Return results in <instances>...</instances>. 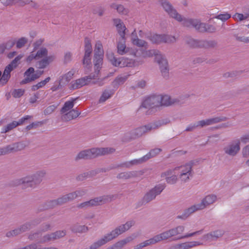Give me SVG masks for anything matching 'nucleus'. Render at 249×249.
I'll list each match as a JSON object with an SVG mask.
<instances>
[{"label":"nucleus","mask_w":249,"mask_h":249,"mask_svg":"<svg viewBox=\"0 0 249 249\" xmlns=\"http://www.w3.org/2000/svg\"><path fill=\"white\" fill-rule=\"evenodd\" d=\"M87 85H88V84L86 81L85 78L83 77L71 82L70 84L69 89L71 90L76 89Z\"/></svg>","instance_id":"nucleus-21"},{"label":"nucleus","mask_w":249,"mask_h":249,"mask_svg":"<svg viewBox=\"0 0 249 249\" xmlns=\"http://www.w3.org/2000/svg\"><path fill=\"white\" fill-rule=\"evenodd\" d=\"M24 92V89H15L12 92V95L15 98H19L23 95Z\"/></svg>","instance_id":"nucleus-58"},{"label":"nucleus","mask_w":249,"mask_h":249,"mask_svg":"<svg viewBox=\"0 0 249 249\" xmlns=\"http://www.w3.org/2000/svg\"><path fill=\"white\" fill-rule=\"evenodd\" d=\"M125 39H122L117 44V52L120 55H123L127 53L128 48H126L125 45Z\"/></svg>","instance_id":"nucleus-31"},{"label":"nucleus","mask_w":249,"mask_h":249,"mask_svg":"<svg viewBox=\"0 0 249 249\" xmlns=\"http://www.w3.org/2000/svg\"><path fill=\"white\" fill-rule=\"evenodd\" d=\"M55 240L64 237L66 235V231L64 230L57 231L53 232Z\"/></svg>","instance_id":"nucleus-64"},{"label":"nucleus","mask_w":249,"mask_h":249,"mask_svg":"<svg viewBox=\"0 0 249 249\" xmlns=\"http://www.w3.org/2000/svg\"><path fill=\"white\" fill-rule=\"evenodd\" d=\"M134 223L135 222L134 221H129L126 222L125 224L116 228L114 230L106 234L102 238L91 244L89 247V249H97L105 245L108 242L117 237L119 235L124 232L126 231H127L134 225Z\"/></svg>","instance_id":"nucleus-1"},{"label":"nucleus","mask_w":249,"mask_h":249,"mask_svg":"<svg viewBox=\"0 0 249 249\" xmlns=\"http://www.w3.org/2000/svg\"><path fill=\"white\" fill-rule=\"evenodd\" d=\"M155 56V61L159 64L162 77L167 79L169 77V68L167 59L157 50H151L146 52L144 56Z\"/></svg>","instance_id":"nucleus-4"},{"label":"nucleus","mask_w":249,"mask_h":249,"mask_svg":"<svg viewBox=\"0 0 249 249\" xmlns=\"http://www.w3.org/2000/svg\"><path fill=\"white\" fill-rule=\"evenodd\" d=\"M223 235V232L221 231H216L210 233L208 236H210L212 238L217 239L221 237Z\"/></svg>","instance_id":"nucleus-59"},{"label":"nucleus","mask_w":249,"mask_h":249,"mask_svg":"<svg viewBox=\"0 0 249 249\" xmlns=\"http://www.w3.org/2000/svg\"><path fill=\"white\" fill-rule=\"evenodd\" d=\"M30 117L31 116L27 115L19 119L18 121H13L11 123L8 124L6 126L3 127L1 133H5L9 132L17 126L22 124L26 120L30 118Z\"/></svg>","instance_id":"nucleus-18"},{"label":"nucleus","mask_w":249,"mask_h":249,"mask_svg":"<svg viewBox=\"0 0 249 249\" xmlns=\"http://www.w3.org/2000/svg\"><path fill=\"white\" fill-rule=\"evenodd\" d=\"M183 25L188 27L192 26L201 33H213L216 31V28L214 26L201 22L198 19L185 18L183 21Z\"/></svg>","instance_id":"nucleus-5"},{"label":"nucleus","mask_w":249,"mask_h":249,"mask_svg":"<svg viewBox=\"0 0 249 249\" xmlns=\"http://www.w3.org/2000/svg\"><path fill=\"white\" fill-rule=\"evenodd\" d=\"M74 73L75 71L73 70H71L65 74L60 76L59 78L63 81H64V84L66 85L72 78Z\"/></svg>","instance_id":"nucleus-36"},{"label":"nucleus","mask_w":249,"mask_h":249,"mask_svg":"<svg viewBox=\"0 0 249 249\" xmlns=\"http://www.w3.org/2000/svg\"><path fill=\"white\" fill-rule=\"evenodd\" d=\"M49 65L48 61L45 58L42 59L41 60L38 61L36 63V67L38 69H44Z\"/></svg>","instance_id":"nucleus-47"},{"label":"nucleus","mask_w":249,"mask_h":249,"mask_svg":"<svg viewBox=\"0 0 249 249\" xmlns=\"http://www.w3.org/2000/svg\"><path fill=\"white\" fill-rule=\"evenodd\" d=\"M180 169H181V173H186V174H193V170H191L188 168L185 164L184 165H181L180 166L176 167L174 169V170H178Z\"/></svg>","instance_id":"nucleus-46"},{"label":"nucleus","mask_w":249,"mask_h":249,"mask_svg":"<svg viewBox=\"0 0 249 249\" xmlns=\"http://www.w3.org/2000/svg\"><path fill=\"white\" fill-rule=\"evenodd\" d=\"M131 240V237H128L125 238L122 240L118 241L116 242L115 244H113L112 246L113 247L114 249H121L127 243L130 242Z\"/></svg>","instance_id":"nucleus-38"},{"label":"nucleus","mask_w":249,"mask_h":249,"mask_svg":"<svg viewBox=\"0 0 249 249\" xmlns=\"http://www.w3.org/2000/svg\"><path fill=\"white\" fill-rule=\"evenodd\" d=\"M217 46V42L214 40H200L199 48L204 49L214 48Z\"/></svg>","instance_id":"nucleus-24"},{"label":"nucleus","mask_w":249,"mask_h":249,"mask_svg":"<svg viewBox=\"0 0 249 249\" xmlns=\"http://www.w3.org/2000/svg\"><path fill=\"white\" fill-rule=\"evenodd\" d=\"M0 78V86H3L5 85L11 77V75L3 73Z\"/></svg>","instance_id":"nucleus-52"},{"label":"nucleus","mask_w":249,"mask_h":249,"mask_svg":"<svg viewBox=\"0 0 249 249\" xmlns=\"http://www.w3.org/2000/svg\"><path fill=\"white\" fill-rule=\"evenodd\" d=\"M153 44H159L162 43H172L176 41V38L174 36L166 35H158L156 34H150L147 36Z\"/></svg>","instance_id":"nucleus-10"},{"label":"nucleus","mask_w":249,"mask_h":249,"mask_svg":"<svg viewBox=\"0 0 249 249\" xmlns=\"http://www.w3.org/2000/svg\"><path fill=\"white\" fill-rule=\"evenodd\" d=\"M43 220H44L43 218H36L27 221L17 228L7 232L5 235L8 238H12L18 236L36 226Z\"/></svg>","instance_id":"nucleus-6"},{"label":"nucleus","mask_w":249,"mask_h":249,"mask_svg":"<svg viewBox=\"0 0 249 249\" xmlns=\"http://www.w3.org/2000/svg\"><path fill=\"white\" fill-rule=\"evenodd\" d=\"M161 95H152L147 97L142 102L143 107L152 109L160 107Z\"/></svg>","instance_id":"nucleus-13"},{"label":"nucleus","mask_w":249,"mask_h":249,"mask_svg":"<svg viewBox=\"0 0 249 249\" xmlns=\"http://www.w3.org/2000/svg\"><path fill=\"white\" fill-rule=\"evenodd\" d=\"M85 42V54L83 59V64L86 65L88 67L91 64L90 54L92 53V46L90 43V40L89 38L86 37L84 40Z\"/></svg>","instance_id":"nucleus-15"},{"label":"nucleus","mask_w":249,"mask_h":249,"mask_svg":"<svg viewBox=\"0 0 249 249\" xmlns=\"http://www.w3.org/2000/svg\"><path fill=\"white\" fill-rule=\"evenodd\" d=\"M70 193L72 200H73L78 197H82L84 196L87 193V191L84 189H78Z\"/></svg>","instance_id":"nucleus-43"},{"label":"nucleus","mask_w":249,"mask_h":249,"mask_svg":"<svg viewBox=\"0 0 249 249\" xmlns=\"http://www.w3.org/2000/svg\"><path fill=\"white\" fill-rule=\"evenodd\" d=\"M35 69L33 67H30L24 72V75L26 78L20 82V85L26 84L31 82L39 78L44 73L43 71L37 70L35 73Z\"/></svg>","instance_id":"nucleus-12"},{"label":"nucleus","mask_w":249,"mask_h":249,"mask_svg":"<svg viewBox=\"0 0 249 249\" xmlns=\"http://www.w3.org/2000/svg\"><path fill=\"white\" fill-rule=\"evenodd\" d=\"M48 55V50L46 48L42 47L38 50L36 53V56L37 59L39 58L45 57Z\"/></svg>","instance_id":"nucleus-45"},{"label":"nucleus","mask_w":249,"mask_h":249,"mask_svg":"<svg viewBox=\"0 0 249 249\" xmlns=\"http://www.w3.org/2000/svg\"><path fill=\"white\" fill-rule=\"evenodd\" d=\"M114 197V196L107 195L99 197H95L91 199L89 201H86L79 204L77 207L80 209L88 208L89 207L96 206L105 203L107 202L110 201Z\"/></svg>","instance_id":"nucleus-9"},{"label":"nucleus","mask_w":249,"mask_h":249,"mask_svg":"<svg viewBox=\"0 0 249 249\" xmlns=\"http://www.w3.org/2000/svg\"><path fill=\"white\" fill-rule=\"evenodd\" d=\"M196 211H198V210L196 209L195 205H194L192 206L191 207L185 209L182 214L178 215L177 216V218L185 220L191 214L193 213Z\"/></svg>","instance_id":"nucleus-25"},{"label":"nucleus","mask_w":249,"mask_h":249,"mask_svg":"<svg viewBox=\"0 0 249 249\" xmlns=\"http://www.w3.org/2000/svg\"><path fill=\"white\" fill-rule=\"evenodd\" d=\"M156 237L159 242L161 241L166 240L172 238L169 230L164 231L159 234L156 235Z\"/></svg>","instance_id":"nucleus-42"},{"label":"nucleus","mask_w":249,"mask_h":249,"mask_svg":"<svg viewBox=\"0 0 249 249\" xmlns=\"http://www.w3.org/2000/svg\"><path fill=\"white\" fill-rule=\"evenodd\" d=\"M138 172L136 171H127L118 174L116 178L119 179H128L138 177Z\"/></svg>","instance_id":"nucleus-23"},{"label":"nucleus","mask_w":249,"mask_h":249,"mask_svg":"<svg viewBox=\"0 0 249 249\" xmlns=\"http://www.w3.org/2000/svg\"><path fill=\"white\" fill-rule=\"evenodd\" d=\"M80 112L75 109H71L69 112L64 114L62 116V120L64 121H69L77 117Z\"/></svg>","instance_id":"nucleus-26"},{"label":"nucleus","mask_w":249,"mask_h":249,"mask_svg":"<svg viewBox=\"0 0 249 249\" xmlns=\"http://www.w3.org/2000/svg\"><path fill=\"white\" fill-rule=\"evenodd\" d=\"M114 90H105L100 98L99 102L103 103L105 102L107 100L110 98L114 94Z\"/></svg>","instance_id":"nucleus-34"},{"label":"nucleus","mask_w":249,"mask_h":249,"mask_svg":"<svg viewBox=\"0 0 249 249\" xmlns=\"http://www.w3.org/2000/svg\"><path fill=\"white\" fill-rule=\"evenodd\" d=\"M159 2L166 12L172 18L178 21H182L185 18H183L168 0H159Z\"/></svg>","instance_id":"nucleus-11"},{"label":"nucleus","mask_w":249,"mask_h":249,"mask_svg":"<svg viewBox=\"0 0 249 249\" xmlns=\"http://www.w3.org/2000/svg\"><path fill=\"white\" fill-rule=\"evenodd\" d=\"M107 57L108 60L111 62V63L114 66L116 67L117 63L118 61V58H117L115 56L114 53H107Z\"/></svg>","instance_id":"nucleus-51"},{"label":"nucleus","mask_w":249,"mask_h":249,"mask_svg":"<svg viewBox=\"0 0 249 249\" xmlns=\"http://www.w3.org/2000/svg\"><path fill=\"white\" fill-rule=\"evenodd\" d=\"M27 42V39L25 37H21L17 42V47L19 49L23 47Z\"/></svg>","instance_id":"nucleus-61"},{"label":"nucleus","mask_w":249,"mask_h":249,"mask_svg":"<svg viewBox=\"0 0 249 249\" xmlns=\"http://www.w3.org/2000/svg\"><path fill=\"white\" fill-rule=\"evenodd\" d=\"M25 144L22 142H15L5 147H0V156L5 155L24 149Z\"/></svg>","instance_id":"nucleus-14"},{"label":"nucleus","mask_w":249,"mask_h":249,"mask_svg":"<svg viewBox=\"0 0 249 249\" xmlns=\"http://www.w3.org/2000/svg\"><path fill=\"white\" fill-rule=\"evenodd\" d=\"M165 179L168 183L174 184L176 183L178 180V178L177 176L173 174L170 177H166Z\"/></svg>","instance_id":"nucleus-60"},{"label":"nucleus","mask_w":249,"mask_h":249,"mask_svg":"<svg viewBox=\"0 0 249 249\" xmlns=\"http://www.w3.org/2000/svg\"><path fill=\"white\" fill-rule=\"evenodd\" d=\"M71 230L73 232L78 233H85L88 231V227L85 225H74L71 228Z\"/></svg>","instance_id":"nucleus-40"},{"label":"nucleus","mask_w":249,"mask_h":249,"mask_svg":"<svg viewBox=\"0 0 249 249\" xmlns=\"http://www.w3.org/2000/svg\"><path fill=\"white\" fill-rule=\"evenodd\" d=\"M231 15L228 13L220 14L215 17V18L220 19L222 21H225L231 18Z\"/></svg>","instance_id":"nucleus-55"},{"label":"nucleus","mask_w":249,"mask_h":249,"mask_svg":"<svg viewBox=\"0 0 249 249\" xmlns=\"http://www.w3.org/2000/svg\"><path fill=\"white\" fill-rule=\"evenodd\" d=\"M185 227L183 226H178L176 227L169 230L172 237H176L181 234L184 231Z\"/></svg>","instance_id":"nucleus-33"},{"label":"nucleus","mask_w":249,"mask_h":249,"mask_svg":"<svg viewBox=\"0 0 249 249\" xmlns=\"http://www.w3.org/2000/svg\"><path fill=\"white\" fill-rule=\"evenodd\" d=\"M202 245V243L197 241L185 242L177 244L174 246L175 249H190L193 247Z\"/></svg>","instance_id":"nucleus-22"},{"label":"nucleus","mask_w":249,"mask_h":249,"mask_svg":"<svg viewBox=\"0 0 249 249\" xmlns=\"http://www.w3.org/2000/svg\"><path fill=\"white\" fill-rule=\"evenodd\" d=\"M131 41L132 43L137 46L141 47H143L145 48L147 47V43L143 40L138 38L137 36H136V38L132 37Z\"/></svg>","instance_id":"nucleus-39"},{"label":"nucleus","mask_w":249,"mask_h":249,"mask_svg":"<svg viewBox=\"0 0 249 249\" xmlns=\"http://www.w3.org/2000/svg\"><path fill=\"white\" fill-rule=\"evenodd\" d=\"M146 161V160L144 156L139 159H135L129 161L124 162L123 165H124V167L129 168L132 166L141 164Z\"/></svg>","instance_id":"nucleus-28"},{"label":"nucleus","mask_w":249,"mask_h":249,"mask_svg":"<svg viewBox=\"0 0 249 249\" xmlns=\"http://www.w3.org/2000/svg\"><path fill=\"white\" fill-rule=\"evenodd\" d=\"M150 131L147 124L138 127L130 132V138L135 139Z\"/></svg>","instance_id":"nucleus-19"},{"label":"nucleus","mask_w":249,"mask_h":249,"mask_svg":"<svg viewBox=\"0 0 249 249\" xmlns=\"http://www.w3.org/2000/svg\"><path fill=\"white\" fill-rule=\"evenodd\" d=\"M127 78V76H118L112 82L111 85L115 89H117L120 85L123 84Z\"/></svg>","instance_id":"nucleus-32"},{"label":"nucleus","mask_w":249,"mask_h":249,"mask_svg":"<svg viewBox=\"0 0 249 249\" xmlns=\"http://www.w3.org/2000/svg\"><path fill=\"white\" fill-rule=\"evenodd\" d=\"M165 187L166 185L164 184L156 185L144 195L142 200L138 203V205H145L155 199L157 196L160 194Z\"/></svg>","instance_id":"nucleus-8"},{"label":"nucleus","mask_w":249,"mask_h":249,"mask_svg":"<svg viewBox=\"0 0 249 249\" xmlns=\"http://www.w3.org/2000/svg\"><path fill=\"white\" fill-rule=\"evenodd\" d=\"M202 230L194 232L193 233L187 234L184 236H181L178 237V238L175 237V238H173V240L175 241V240H179V239H181L186 238H188L189 237L197 235V234H200L202 233Z\"/></svg>","instance_id":"nucleus-49"},{"label":"nucleus","mask_w":249,"mask_h":249,"mask_svg":"<svg viewBox=\"0 0 249 249\" xmlns=\"http://www.w3.org/2000/svg\"><path fill=\"white\" fill-rule=\"evenodd\" d=\"M184 41L185 44L191 48H199L200 40L195 39L190 36H186L184 38Z\"/></svg>","instance_id":"nucleus-30"},{"label":"nucleus","mask_w":249,"mask_h":249,"mask_svg":"<svg viewBox=\"0 0 249 249\" xmlns=\"http://www.w3.org/2000/svg\"><path fill=\"white\" fill-rule=\"evenodd\" d=\"M217 199V196L213 194L206 196L201 201V203L195 205L198 210H203L207 206L213 204Z\"/></svg>","instance_id":"nucleus-16"},{"label":"nucleus","mask_w":249,"mask_h":249,"mask_svg":"<svg viewBox=\"0 0 249 249\" xmlns=\"http://www.w3.org/2000/svg\"><path fill=\"white\" fill-rule=\"evenodd\" d=\"M104 12L105 8L102 6L94 7L92 10V13L93 14H98L100 17L103 15Z\"/></svg>","instance_id":"nucleus-56"},{"label":"nucleus","mask_w":249,"mask_h":249,"mask_svg":"<svg viewBox=\"0 0 249 249\" xmlns=\"http://www.w3.org/2000/svg\"><path fill=\"white\" fill-rule=\"evenodd\" d=\"M117 30L121 38L125 39V30H126V28L124 24H123L122 26L120 28H117Z\"/></svg>","instance_id":"nucleus-57"},{"label":"nucleus","mask_w":249,"mask_h":249,"mask_svg":"<svg viewBox=\"0 0 249 249\" xmlns=\"http://www.w3.org/2000/svg\"><path fill=\"white\" fill-rule=\"evenodd\" d=\"M103 56H94L93 63L95 72L99 73L101 65L102 64Z\"/></svg>","instance_id":"nucleus-35"},{"label":"nucleus","mask_w":249,"mask_h":249,"mask_svg":"<svg viewBox=\"0 0 249 249\" xmlns=\"http://www.w3.org/2000/svg\"><path fill=\"white\" fill-rule=\"evenodd\" d=\"M75 99L72 101H68L65 103L64 106L61 109L60 112L62 114L65 113L67 111L71 109L74 106V101Z\"/></svg>","instance_id":"nucleus-41"},{"label":"nucleus","mask_w":249,"mask_h":249,"mask_svg":"<svg viewBox=\"0 0 249 249\" xmlns=\"http://www.w3.org/2000/svg\"><path fill=\"white\" fill-rule=\"evenodd\" d=\"M133 65V62L132 59H129L124 57H120L118 59L116 67H132Z\"/></svg>","instance_id":"nucleus-27"},{"label":"nucleus","mask_w":249,"mask_h":249,"mask_svg":"<svg viewBox=\"0 0 249 249\" xmlns=\"http://www.w3.org/2000/svg\"><path fill=\"white\" fill-rule=\"evenodd\" d=\"M240 142H232L224 148L225 153L231 156H235L240 150Z\"/></svg>","instance_id":"nucleus-17"},{"label":"nucleus","mask_w":249,"mask_h":249,"mask_svg":"<svg viewBox=\"0 0 249 249\" xmlns=\"http://www.w3.org/2000/svg\"><path fill=\"white\" fill-rule=\"evenodd\" d=\"M228 119V118L225 116H219L213 118H210V120L211 122V125L218 123L221 122H224L227 121Z\"/></svg>","instance_id":"nucleus-48"},{"label":"nucleus","mask_w":249,"mask_h":249,"mask_svg":"<svg viewBox=\"0 0 249 249\" xmlns=\"http://www.w3.org/2000/svg\"><path fill=\"white\" fill-rule=\"evenodd\" d=\"M72 201L70 193L63 195L58 198L47 201L40 205L37 210V213L46 210L53 209L57 206L63 205L69 201Z\"/></svg>","instance_id":"nucleus-7"},{"label":"nucleus","mask_w":249,"mask_h":249,"mask_svg":"<svg viewBox=\"0 0 249 249\" xmlns=\"http://www.w3.org/2000/svg\"><path fill=\"white\" fill-rule=\"evenodd\" d=\"M46 174L44 170L38 171L32 175L15 180L14 185L18 186L23 184L27 187L35 188L41 183Z\"/></svg>","instance_id":"nucleus-3"},{"label":"nucleus","mask_w":249,"mask_h":249,"mask_svg":"<svg viewBox=\"0 0 249 249\" xmlns=\"http://www.w3.org/2000/svg\"><path fill=\"white\" fill-rule=\"evenodd\" d=\"M167 123V122L164 120H159L156 121L153 124H147V127L150 131L153 129H156L161 126L162 125L165 124Z\"/></svg>","instance_id":"nucleus-37"},{"label":"nucleus","mask_w":249,"mask_h":249,"mask_svg":"<svg viewBox=\"0 0 249 249\" xmlns=\"http://www.w3.org/2000/svg\"><path fill=\"white\" fill-rule=\"evenodd\" d=\"M110 7L112 9L116 10L117 12L121 15H126L129 12L128 9L124 8L122 4L113 3L110 4Z\"/></svg>","instance_id":"nucleus-29"},{"label":"nucleus","mask_w":249,"mask_h":249,"mask_svg":"<svg viewBox=\"0 0 249 249\" xmlns=\"http://www.w3.org/2000/svg\"><path fill=\"white\" fill-rule=\"evenodd\" d=\"M53 232L45 235L43 238L41 243L48 242L52 240H55Z\"/></svg>","instance_id":"nucleus-53"},{"label":"nucleus","mask_w":249,"mask_h":249,"mask_svg":"<svg viewBox=\"0 0 249 249\" xmlns=\"http://www.w3.org/2000/svg\"><path fill=\"white\" fill-rule=\"evenodd\" d=\"M58 105H52L48 107L44 110V113L45 115H49L52 113L57 107Z\"/></svg>","instance_id":"nucleus-54"},{"label":"nucleus","mask_w":249,"mask_h":249,"mask_svg":"<svg viewBox=\"0 0 249 249\" xmlns=\"http://www.w3.org/2000/svg\"><path fill=\"white\" fill-rule=\"evenodd\" d=\"M158 240L156 237V235L154 236L153 238H151L148 240H147L143 242H142L144 247H147L148 246L155 244L157 243H158Z\"/></svg>","instance_id":"nucleus-50"},{"label":"nucleus","mask_w":249,"mask_h":249,"mask_svg":"<svg viewBox=\"0 0 249 249\" xmlns=\"http://www.w3.org/2000/svg\"><path fill=\"white\" fill-rule=\"evenodd\" d=\"M160 107L162 106H168L174 104H178L179 101L178 99H172L168 95H161Z\"/></svg>","instance_id":"nucleus-20"},{"label":"nucleus","mask_w":249,"mask_h":249,"mask_svg":"<svg viewBox=\"0 0 249 249\" xmlns=\"http://www.w3.org/2000/svg\"><path fill=\"white\" fill-rule=\"evenodd\" d=\"M98 74L95 71L93 73H90L89 75L85 76L84 78H85L87 84H88L91 80L96 79L98 77Z\"/></svg>","instance_id":"nucleus-63"},{"label":"nucleus","mask_w":249,"mask_h":249,"mask_svg":"<svg viewBox=\"0 0 249 249\" xmlns=\"http://www.w3.org/2000/svg\"><path fill=\"white\" fill-rule=\"evenodd\" d=\"M115 149L110 147L92 148L79 152L74 158L76 161L80 160H90L98 157L113 153Z\"/></svg>","instance_id":"nucleus-2"},{"label":"nucleus","mask_w":249,"mask_h":249,"mask_svg":"<svg viewBox=\"0 0 249 249\" xmlns=\"http://www.w3.org/2000/svg\"><path fill=\"white\" fill-rule=\"evenodd\" d=\"M161 150H162L160 148H154L151 149L147 154L144 156L146 161H147L151 158L154 157L158 155L161 151Z\"/></svg>","instance_id":"nucleus-44"},{"label":"nucleus","mask_w":249,"mask_h":249,"mask_svg":"<svg viewBox=\"0 0 249 249\" xmlns=\"http://www.w3.org/2000/svg\"><path fill=\"white\" fill-rule=\"evenodd\" d=\"M197 122L198 127H203L206 126L211 125L210 119L199 121Z\"/></svg>","instance_id":"nucleus-62"}]
</instances>
